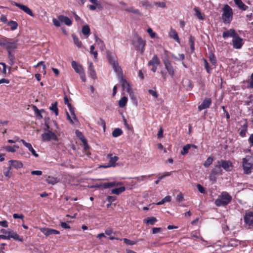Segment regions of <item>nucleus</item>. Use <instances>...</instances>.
<instances>
[{
  "label": "nucleus",
  "instance_id": "f8f14e48",
  "mask_svg": "<svg viewBox=\"0 0 253 253\" xmlns=\"http://www.w3.org/2000/svg\"><path fill=\"white\" fill-rule=\"evenodd\" d=\"M160 64V60L157 55H154L152 59L150 60L148 63V66H152L151 71L153 72H156L157 69V67Z\"/></svg>",
  "mask_w": 253,
  "mask_h": 253
},
{
  "label": "nucleus",
  "instance_id": "ea45409f",
  "mask_svg": "<svg viewBox=\"0 0 253 253\" xmlns=\"http://www.w3.org/2000/svg\"><path fill=\"white\" fill-rule=\"evenodd\" d=\"M123 134L122 130L120 128H115L112 132V135L114 137H118Z\"/></svg>",
  "mask_w": 253,
  "mask_h": 253
},
{
  "label": "nucleus",
  "instance_id": "6e6552de",
  "mask_svg": "<svg viewBox=\"0 0 253 253\" xmlns=\"http://www.w3.org/2000/svg\"><path fill=\"white\" fill-rule=\"evenodd\" d=\"M120 79V83L121 84L123 90H126L128 92L131 97V99H133V93L131 88L129 84L126 81V80L124 78L123 75L122 77H118Z\"/></svg>",
  "mask_w": 253,
  "mask_h": 253
},
{
  "label": "nucleus",
  "instance_id": "39448f33",
  "mask_svg": "<svg viewBox=\"0 0 253 253\" xmlns=\"http://www.w3.org/2000/svg\"><path fill=\"white\" fill-rule=\"evenodd\" d=\"M223 171L219 165L217 163L214 168L211 170L209 178L212 183H215L216 181L217 176L222 174Z\"/></svg>",
  "mask_w": 253,
  "mask_h": 253
},
{
  "label": "nucleus",
  "instance_id": "72a5a7b5",
  "mask_svg": "<svg viewBox=\"0 0 253 253\" xmlns=\"http://www.w3.org/2000/svg\"><path fill=\"white\" fill-rule=\"evenodd\" d=\"M126 190V188L124 186H122L119 188H114L112 190V193L119 195L121 193L124 192Z\"/></svg>",
  "mask_w": 253,
  "mask_h": 253
},
{
  "label": "nucleus",
  "instance_id": "dca6fc26",
  "mask_svg": "<svg viewBox=\"0 0 253 253\" xmlns=\"http://www.w3.org/2000/svg\"><path fill=\"white\" fill-rule=\"evenodd\" d=\"M14 5L19 7L20 9L24 11L25 13H26L27 14L29 15L31 17H35V15L33 13L32 10L30 9L28 6L16 2H14Z\"/></svg>",
  "mask_w": 253,
  "mask_h": 253
},
{
  "label": "nucleus",
  "instance_id": "412c9836",
  "mask_svg": "<svg viewBox=\"0 0 253 253\" xmlns=\"http://www.w3.org/2000/svg\"><path fill=\"white\" fill-rule=\"evenodd\" d=\"M238 34L236 33L235 30L233 29H230L228 30L223 32L222 37L224 39H226L229 37L234 38Z\"/></svg>",
  "mask_w": 253,
  "mask_h": 253
},
{
  "label": "nucleus",
  "instance_id": "e433bc0d",
  "mask_svg": "<svg viewBox=\"0 0 253 253\" xmlns=\"http://www.w3.org/2000/svg\"><path fill=\"white\" fill-rule=\"evenodd\" d=\"M124 10L127 12L132 13L136 14H140L139 10L137 9L134 8L133 7L131 6L128 8H125Z\"/></svg>",
  "mask_w": 253,
  "mask_h": 253
},
{
  "label": "nucleus",
  "instance_id": "423d86ee",
  "mask_svg": "<svg viewBox=\"0 0 253 253\" xmlns=\"http://www.w3.org/2000/svg\"><path fill=\"white\" fill-rule=\"evenodd\" d=\"M52 22L56 27H60L61 22L65 23L67 26H71L72 24V20L68 17L63 15H60L57 16V19L53 18Z\"/></svg>",
  "mask_w": 253,
  "mask_h": 253
},
{
  "label": "nucleus",
  "instance_id": "e2e57ef3",
  "mask_svg": "<svg viewBox=\"0 0 253 253\" xmlns=\"http://www.w3.org/2000/svg\"><path fill=\"white\" fill-rule=\"evenodd\" d=\"M116 200V198L115 196H108L107 198V201L109 203V205L114 201Z\"/></svg>",
  "mask_w": 253,
  "mask_h": 253
},
{
  "label": "nucleus",
  "instance_id": "774afa93",
  "mask_svg": "<svg viewBox=\"0 0 253 253\" xmlns=\"http://www.w3.org/2000/svg\"><path fill=\"white\" fill-rule=\"evenodd\" d=\"M250 147L253 146V133L251 134L248 139Z\"/></svg>",
  "mask_w": 253,
  "mask_h": 253
},
{
  "label": "nucleus",
  "instance_id": "69168bd1",
  "mask_svg": "<svg viewBox=\"0 0 253 253\" xmlns=\"http://www.w3.org/2000/svg\"><path fill=\"white\" fill-rule=\"evenodd\" d=\"M148 92L150 94L152 95L153 96H154L155 98H157L158 97V94L157 92L153 90L149 89L148 90Z\"/></svg>",
  "mask_w": 253,
  "mask_h": 253
},
{
  "label": "nucleus",
  "instance_id": "bf43d9fd",
  "mask_svg": "<svg viewBox=\"0 0 253 253\" xmlns=\"http://www.w3.org/2000/svg\"><path fill=\"white\" fill-rule=\"evenodd\" d=\"M176 199L178 202H182L184 200L183 195L182 193H179L176 196Z\"/></svg>",
  "mask_w": 253,
  "mask_h": 253
},
{
  "label": "nucleus",
  "instance_id": "c756f323",
  "mask_svg": "<svg viewBox=\"0 0 253 253\" xmlns=\"http://www.w3.org/2000/svg\"><path fill=\"white\" fill-rule=\"evenodd\" d=\"M169 36L171 38H173L177 42H180V40L177 33L175 30L173 29L172 28L170 29L169 32Z\"/></svg>",
  "mask_w": 253,
  "mask_h": 253
},
{
  "label": "nucleus",
  "instance_id": "4c0bfd02",
  "mask_svg": "<svg viewBox=\"0 0 253 253\" xmlns=\"http://www.w3.org/2000/svg\"><path fill=\"white\" fill-rule=\"evenodd\" d=\"M7 25L10 27L12 31L16 30L18 27V23L13 20H10L7 23Z\"/></svg>",
  "mask_w": 253,
  "mask_h": 253
},
{
  "label": "nucleus",
  "instance_id": "cd10ccee",
  "mask_svg": "<svg viewBox=\"0 0 253 253\" xmlns=\"http://www.w3.org/2000/svg\"><path fill=\"white\" fill-rule=\"evenodd\" d=\"M88 70L89 72V75L90 77L93 79L95 80L96 79V75L95 71L94 69L93 65L92 63H90L88 67Z\"/></svg>",
  "mask_w": 253,
  "mask_h": 253
},
{
  "label": "nucleus",
  "instance_id": "8fccbe9b",
  "mask_svg": "<svg viewBox=\"0 0 253 253\" xmlns=\"http://www.w3.org/2000/svg\"><path fill=\"white\" fill-rule=\"evenodd\" d=\"M151 175H152V174H149L148 175H142L140 176L136 177L134 178L137 182H140L141 181L146 180L147 177H150Z\"/></svg>",
  "mask_w": 253,
  "mask_h": 253
},
{
  "label": "nucleus",
  "instance_id": "f03ea898",
  "mask_svg": "<svg viewBox=\"0 0 253 253\" xmlns=\"http://www.w3.org/2000/svg\"><path fill=\"white\" fill-rule=\"evenodd\" d=\"M232 196L227 192L223 191L215 200L214 204L217 207H225L232 201Z\"/></svg>",
  "mask_w": 253,
  "mask_h": 253
},
{
  "label": "nucleus",
  "instance_id": "5fc2aeb1",
  "mask_svg": "<svg viewBox=\"0 0 253 253\" xmlns=\"http://www.w3.org/2000/svg\"><path fill=\"white\" fill-rule=\"evenodd\" d=\"M197 188L199 191L202 194H204L206 192L205 188L203 187L200 184H198L197 185Z\"/></svg>",
  "mask_w": 253,
  "mask_h": 253
},
{
  "label": "nucleus",
  "instance_id": "09e8293b",
  "mask_svg": "<svg viewBox=\"0 0 253 253\" xmlns=\"http://www.w3.org/2000/svg\"><path fill=\"white\" fill-rule=\"evenodd\" d=\"M209 58L211 63L212 65L215 66L216 63V58L214 54L213 53L210 54Z\"/></svg>",
  "mask_w": 253,
  "mask_h": 253
},
{
  "label": "nucleus",
  "instance_id": "338daca9",
  "mask_svg": "<svg viewBox=\"0 0 253 253\" xmlns=\"http://www.w3.org/2000/svg\"><path fill=\"white\" fill-rule=\"evenodd\" d=\"M162 231L161 228L160 227H153L152 228V233L153 234H157Z\"/></svg>",
  "mask_w": 253,
  "mask_h": 253
},
{
  "label": "nucleus",
  "instance_id": "58836bf2",
  "mask_svg": "<svg viewBox=\"0 0 253 253\" xmlns=\"http://www.w3.org/2000/svg\"><path fill=\"white\" fill-rule=\"evenodd\" d=\"M72 37L73 38L75 44H76L79 47H81L82 43L81 41L79 40L78 38L75 34H72Z\"/></svg>",
  "mask_w": 253,
  "mask_h": 253
},
{
  "label": "nucleus",
  "instance_id": "6e6d98bb",
  "mask_svg": "<svg viewBox=\"0 0 253 253\" xmlns=\"http://www.w3.org/2000/svg\"><path fill=\"white\" fill-rule=\"evenodd\" d=\"M147 31L152 38H154L156 37V33L154 32L151 28H148Z\"/></svg>",
  "mask_w": 253,
  "mask_h": 253
},
{
  "label": "nucleus",
  "instance_id": "9b49d317",
  "mask_svg": "<svg viewBox=\"0 0 253 253\" xmlns=\"http://www.w3.org/2000/svg\"><path fill=\"white\" fill-rule=\"evenodd\" d=\"M163 63L169 75L173 78L175 74V69L171 62L168 59H165L163 60Z\"/></svg>",
  "mask_w": 253,
  "mask_h": 253
},
{
  "label": "nucleus",
  "instance_id": "4d7b16f0",
  "mask_svg": "<svg viewBox=\"0 0 253 253\" xmlns=\"http://www.w3.org/2000/svg\"><path fill=\"white\" fill-rule=\"evenodd\" d=\"M40 65L42 66L43 71L42 72H43V74H45L46 73V71H45V65L44 64V62L43 61H41V62H39L35 67H37L39 66Z\"/></svg>",
  "mask_w": 253,
  "mask_h": 253
},
{
  "label": "nucleus",
  "instance_id": "0e129e2a",
  "mask_svg": "<svg viewBox=\"0 0 253 253\" xmlns=\"http://www.w3.org/2000/svg\"><path fill=\"white\" fill-rule=\"evenodd\" d=\"M77 133L81 134V137L79 138L80 139V140L82 141V142L83 143L85 144L87 140L85 138V137L84 136V135L83 134V133L79 130H77Z\"/></svg>",
  "mask_w": 253,
  "mask_h": 253
},
{
  "label": "nucleus",
  "instance_id": "052dcab7",
  "mask_svg": "<svg viewBox=\"0 0 253 253\" xmlns=\"http://www.w3.org/2000/svg\"><path fill=\"white\" fill-rule=\"evenodd\" d=\"M33 108L37 116L42 118V116L41 114V111H40L36 106H34Z\"/></svg>",
  "mask_w": 253,
  "mask_h": 253
},
{
  "label": "nucleus",
  "instance_id": "37998d69",
  "mask_svg": "<svg viewBox=\"0 0 253 253\" xmlns=\"http://www.w3.org/2000/svg\"><path fill=\"white\" fill-rule=\"evenodd\" d=\"M213 161V158L211 157H209L208 158V159L206 160V161L204 163V166L205 168H208L210 167V165H211L212 163V162Z\"/></svg>",
  "mask_w": 253,
  "mask_h": 253
},
{
  "label": "nucleus",
  "instance_id": "ddd939ff",
  "mask_svg": "<svg viewBox=\"0 0 253 253\" xmlns=\"http://www.w3.org/2000/svg\"><path fill=\"white\" fill-rule=\"evenodd\" d=\"M233 46L235 49H240L242 48L244 41L238 34H237L232 39Z\"/></svg>",
  "mask_w": 253,
  "mask_h": 253
},
{
  "label": "nucleus",
  "instance_id": "4be33fe9",
  "mask_svg": "<svg viewBox=\"0 0 253 253\" xmlns=\"http://www.w3.org/2000/svg\"><path fill=\"white\" fill-rule=\"evenodd\" d=\"M20 141L22 143V144L27 147L29 151H30L32 154L35 157H38L39 155L36 153V151L33 149L32 147V145L28 142H26L24 140L21 139Z\"/></svg>",
  "mask_w": 253,
  "mask_h": 253
},
{
  "label": "nucleus",
  "instance_id": "5701e85b",
  "mask_svg": "<svg viewBox=\"0 0 253 253\" xmlns=\"http://www.w3.org/2000/svg\"><path fill=\"white\" fill-rule=\"evenodd\" d=\"M71 65L72 68L77 73L82 74L83 72L84 71L83 66L80 64H78L76 61H73L71 62Z\"/></svg>",
  "mask_w": 253,
  "mask_h": 253
},
{
  "label": "nucleus",
  "instance_id": "49530a36",
  "mask_svg": "<svg viewBox=\"0 0 253 253\" xmlns=\"http://www.w3.org/2000/svg\"><path fill=\"white\" fill-rule=\"evenodd\" d=\"M190 149V144H186L183 147L182 151H181V154L184 155L188 153L189 149Z\"/></svg>",
  "mask_w": 253,
  "mask_h": 253
},
{
  "label": "nucleus",
  "instance_id": "c03bdc74",
  "mask_svg": "<svg viewBox=\"0 0 253 253\" xmlns=\"http://www.w3.org/2000/svg\"><path fill=\"white\" fill-rule=\"evenodd\" d=\"M171 198L170 196H167L164 198H163L161 201L158 202L156 205H161L164 204L166 202H169L171 201Z\"/></svg>",
  "mask_w": 253,
  "mask_h": 253
},
{
  "label": "nucleus",
  "instance_id": "13d9d810",
  "mask_svg": "<svg viewBox=\"0 0 253 253\" xmlns=\"http://www.w3.org/2000/svg\"><path fill=\"white\" fill-rule=\"evenodd\" d=\"M172 57L173 59L177 60H183L185 59V55L183 53L179 54V58H177L173 55H172Z\"/></svg>",
  "mask_w": 253,
  "mask_h": 253
},
{
  "label": "nucleus",
  "instance_id": "c9c22d12",
  "mask_svg": "<svg viewBox=\"0 0 253 253\" xmlns=\"http://www.w3.org/2000/svg\"><path fill=\"white\" fill-rule=\"evenodd\" d=\"M127 98L126 96L122 97L119 101V106L121 108L124 107L127 103Z\"/></svg>",
  "mask_w": 253,
  "mask_h": 253
},
{
  "label": "nucleus",
  "instance_id": "bb28decb",
  "mask_svg": "<svg viewBox=\"0 0 253 253\" xmlns=\"http://www.w3.org/2000/svg\"><path fill=\"white\" fill-rule=\"evenodd\" d=\"M195 38L192 35H190L189 37L188 42L190 45L191 53H193L195 50Z\"/></svg>",
  "mask_w": 253,
  "mask_h": 253
},
{
  "label": "nucleus",
  "instance_id": "c85d7f7f",
  "mask_svg": "<svg viewBox=\"0 0 253 253\" xmlns=\"http://www.w3.org/2000/svg\"><path fill=\"white\" fill-rule=\"evenodd\" d=\"M158 221L156 217L152 216L149 217L146 219L144 220V222L147 225H153L155 224L156 222Z\"/></svg>",
  "mask_w": 253,
  "mask_h": 253
},
{
  "label": "nucleus",
  "instance_id": "4468645a",
  "mask_svg": "<svg viewBox=\"0 0 253 253\" xmlns=\"http://www.w3.org/2000/svg\"><path fill=\"white\" fill-rule=\"evenodd\" d=\"M217 163L219 165L221 168H223L226 171H231L233 167L232 163L230 161L221 160L217 161Z\"/></svg>",
  "mask_w": 253,
  "mask_h": 253
},
{
  "label": "nucleus",
  "instance_id": "79ce46f5",
  "mask_svg": "<svg viewBox=\"0 0 253 253\" xmlns=\"http://www.w3.org/2000/svg\"><path fill=\"white\" fill-rule=\"evenodd\" d=\"M7 53L8 58L9 60V64L12 65L15 63V58L14 55L12 53V52H8Z\"/></svg>",
  "mask_w": 253,
  "mask_h": 253
},
{
  "label": "nucleus",
  "instance_id": "a878e982",
  "mask_svg": "<svg viewBox=\"0 0 253 253\" xmlns=\"http://www.w3.org/2000/svg\"><path fill=\"white\" fill-rule=\"evenodd\" d=\"M248 129V123L245 121L242 125H241V128L240 129L239 134L240 136L244 137L246 136V132Z\"/></svg>",
  "mask_w": 253,
  "mask_h": 253
},
{
  "label": "nucleus",
  "instance_id": "473e14b6",
  "mask_svg": "<svg viewBox=\"0 0 253 253\" xmlns=\"http://www.w3.org/2000/svg\"><path fill=\"white\" fill-rule=\"evenodd\" d=\"M57 102H55L51 104V106L49 107V109L52 111L56 116L58 115V108L57 107Z\"/></svg>",
  "mask_w": 253,
  "mask_h": 253
},
{
  "label": "nucleus",
  "instance_id": "7ed1b4c3",
  "mask_svg": "<svg viewBox=\"0 0 253 253\" xmlns=\"http://www.w3.org/2000/svg\"><path fill=\"white\" fill-rule=\"evenodd\" d=\"M223 13L222 14V20L225 24H230L233 19V10L231 7L226 4L223 7Z\"/></svg>",
  "mask_w": 253,
  "mask_h": 253
},
{
  "label": "nucleus",
  "instance_id": "a19ab883",
  "mask_svg": "<svg viewBox=\"0 0 253 253\" xmlns=\"http://www.w3.org/2000/svg\"><path fill=\"white\" fill-rule=\"evenodd\" d=\"M45 181L48 184H50L52 185L55 184L58 181L56 178L51 177L50 176H48V177L46 179Z\"/></svg>",
  "mask_w": 253,
  "mask_h": 253
},
{
  "label": "nucleus",
  "instance_id": "1a4fd4ad",
  "mask_svg": "<svg viewBox=\"0 0 253 253\" xmlns=\"http://www.w3.org/2000/svg\"><path fill=\"white\" fill-rule=\"evenodd\" d=\"M133 44L136 50H139L141 53H143L145 49L146 41L143 40L140 37H138L137 40L133 42Z\"/></svg>",
  "mask_w": 253,
  "mask_h": 253
},
{
  "label": "nucleus",
  "instance_id": "7c9ffc66",
  "mask_svg": "<svg viewBox=\"0 0 253 253\" xmlns=\"http://www.w3.org/2000/svg\"><path fill=\"white\" fill-rule=\"evenodd\" d=\"M234 1L240 9L246 10L248 8V6L245 4L242 0H234Z\"/></svg>",
  "mask_w": 253,
  "mask_h": 253
},
{
  "label": "nucleus",
  "instance_id": "2f4dec72",
  "mask_svg": "<svg viewBox=\"0 0 253 253\" xmlns=\"http://www.w3.org/2000/svg\"><path fill=\"white\" fill-rule=\"evenodd\" d=\"M18 148V147L16 146V145H14L13 147H12L11 146H2L1 148V150H4L8 152H12L14 153L16 151V150L14 149V148Z\"/></svg>",
  "mask_w": 253,
  "mask_h": 253
},
{
  "label": "nucleus",
  "instance_id": "a18cd8bd",
  "mask_svg": "<svg viewBox=\"0 0 253 253\" xmlns=\"http://www.w3.org/2000/svg\"><path fill=\"white\" fill-rule=\"evenodd\" d=\"M120 240H123L124 242L127 245L132 246L136 244V242L135 241H131L126 238L120 239Z\"/></svg>",
  "mask_w": 253,
  "mask_h": 253
},
{
  "label": "nucleus",
  "instance_id": "3c124183",
  "mask_svg": "<svg viewBox=\"0 0 253 253\" xmlns=\"http://www.w3.org/2000/svg\"><path fill=\"white\" fill-rule=\"evenodd\" d=\"M229 243L231 246L236 247L240 244V242L238 240L232 239L229 241Z\"/></svg>",
  "mask_w": 253,
  "mask_h": 253
},
{
  "label": "nucleus",
  "instance_id": "f3484780",
  "mask_svg": "<svg viewBox=\"0 0 253 253\" xmlns=\"http://www.w3.org/2000/svg\"><path fill=\"white\" fill-rule=\"evenodd\" d=\"M212 103L211 98H206L204 99L201 104L198 106V110L201 111L204 109L209 108Z\"/></svg>",
  "mask_w": 253,
  "mask_h": 253
},
{
  "label": "nucleus",
  "instance_id": "f257e3e1",
  "mask_svg": "<svg viewBox=\"0 0 253 253\" xmlns=\"http://www.w3.org/2000/svg\"><path fill=\"white\" fill-rule=\"evenodd\" d=\"M106 56L109 64L113 67L114 71L117 74L118 77H122L123 75V71L121 67L119 65L117 57L113 55L112 52L110 51L106 52Z\"/></svg>",
  "mask_w": 253,
  "mask_h": 253
},
{
  "label": "nucleus",
  "instance_id": "20e7f679",
  "mask_svg": "<svg viewBox=\"0 0 253 253\" xmlns=\"http://www.w3.org/2000/svg\"><path fill=\"white\" fill-rule=\"evenodd\" d=\"M242 167L245 174H249L251 173L252 169L253 168V158L252 156L247 155L243 159Z\"/></svg>",
  "mask_w": 253,
  "mask_h": 253
},
{
  "label": "nucleus",
  "instance_id": "f704fd0d",
  "mask_svg": "<svg viewBox=\"0 0 253 253\" xmlns=\"http://www.w3.org/2000/svg\"><path fill=\"white\" fill-rule=\"evenodd\" d=\"M82 32L84 36H86L87 37H88L90 32L89 27L87 25L83 26L82 27Z\"/></svg>",
  "mask_w": 253,
  "mask_h": 253
},
{
  "label": "nucleus",
  "instance_id": "aec40b11",
  "mask_svg": "<svg viewBox=\"0 0 253 253\" xmlns=\"http://www.w3.org/2000/svg\"><path fill=\"white\" fill-rule=\"evenodd\" d=\"M107 158L109 159V164L107 167H115L116 162L119 160V157L116 156H113L112 154H108L107 155Z\"/></svg>",
  "mask_w": 253,
  "mask_h": 253
},
{
  "label": "nucleus",
  "instance_id": "b1692460",
  "mask_svg": "<svg viewBox=\"0 0 253 253\" xmlns=\"http://www.w3.org/2000/svg\"><path fill=\"white\" fill-rule=\"evenodd\" d=\"M9 240L10 238H13L15 240L19 241L20 242H23V238L22 237H20L15 232H14L12 230H10L8 232Z\"/></svg>",
  "mask_w": 253,
  "mask_h": 253
},
{
  "label": "nucleus",
  "instance_id": "2eb2a0df",
  "mask_svg": "<svg viewBox=\"0 0 253 253\" xmlns=\"http://www.w3.org/2000/svg\"><path fill=\"white\" fill-rule=\"evenodd\" d=\"M41 232L45 236H49L53 234H59L60 231L52 228L42 227L40 228Z\"/></svg>",
  "mask_w": 253,
  "mask_h": 253
},
{
  "label": "nucleus",
  "instance_id": "393cba45",
  "mask_svg": "<svg viewBox=\"0 0 253 253\" xmlns=\"http://www.w3.org/2000/svg\"><path fill=\"white\" fill-rule=\"evenodd\" d=\"M8 163H11V166L15 169L22 168L23 166L22 163L20 161L11 160L8 161Z\"/></svg>",
  "mask_w": 253,
  "mask_h": 253
},
{
  "label": "nucleus",
  "instance_id": "a211bd4d",
  "mask_svg": "<svg viewBox=\"0 0 253 253\" xmlns=\"http://www.w3.org/2000/svg\"><path fill=\"white\" fill-rule=\"evenodd\" d=\"M118 183L115 182H106L101 184H96L94 187L98 188L107 189L118 185Z\"/></svg>",
  "mask_w": 253,
  "mask_h": 253
},
{
  "label": "nucleus",
  "instance_id": "603ef678",
  "mask_svg": "<svg viewBox=\"0 0 253 253\" xmlns=\"http://www.w3.org/2000/svg\"><path fill=\"white\" fill-rule=\"evenodd\" d=\"M97 124L99 126H101L103 127L104 130H105L106 129V123L105 121L102 119L100 118L97 122Z\"/></svg>",
  "mask_w": 253,
  "mask_h": 253
},
{
  "label": "nucleus",
  "instance_id": "9d476101",
  "mask_svg": "<svg viewBox=\"0 0 253 253\" xmlns=\"http://www.w3.org/2000/svg\"><path fill=\"white\" fill-rule=\"evenodd\" d=\"M42 139L44 142L50 141L51 140L54 141L58 140L57 135L54 132L50 130H48L47 132L42 133Z\"/></svg>",
  "mask_w": 253,
  "mask_h": 253
},
{
  "label": "nucleus",
  "instance_id": "680f3d73",
  "mask_svg": "<svg viewBox=\"0 0 253 253\" xmlns=\"http://www.w3.org/2000/svg\"><path fill=\"white\" fill-rule=\"evenodd\" d=\"M60 225L64 229H70L71 228L70 226L66 222H60Z\"/></svg>",
  "mask_w": 253,
  "mask_h": 253
},
{
  "label": "nucleus",
  "instance_id": "864d4df0",
  "mask_svg": "<svg viewBox=\"0 0 253 253\" xmlns=\"http://www.w3.org/2000/svg\"><path fill=\"white\" fill-rule=\"evenodd\" d=\"M204 67L206 69L207 72L208 73H210L211 71V68L210 67L209 64L207 61V60L205 59H204Z\"/></svg>",
  "mask_w": 253,
  "mask_h": 253
},
{
  "label": "nucleus",
  "instance_id": "0eeeda50",
  "mask_svg": "<svg viewBox=\"0 0 253 253\" xmlns=\"http://www.w3.org/2000/svg\"><path fill=\"white\" fill-rule=\"evenodd\" d=\"M18 39H8L6 40L4 47L7 52H12L18 47Z\"/></svg>",
  "mask_w": 253,
  "mask_h": 253
},
{
  "label": "nucleus",
  "instance_id": "de8ad7c7",
  "mask_svg": "<svg viewBox=\"0 0 253 253\" xmlns=\"http://www.w3.org/2000/svg\"><path fill=\"white\" fill-rule=\"evenodd\" d=\"M194 10L195 11V15L198 19L200 20L204 19V17L202 15L201 11L197 7L194 8Z\"/></svg>",
  "mask_w": 253,
  "mask_h": 253
},
{
  "label": "nucleus",
  "instance_id": "6ab92c4d",
  "mask_svg": "<svg viewBox=\"0 0 253 253\" xmlns=\"http://www.w3.org/2000/svg\"><path fill=\"white\" fill-rule=\"evenodd\" d=\"M245 223L249 226L253 225V212L246 213L244 217Z\"/></svg>",
  "mask_w": 253,
  "mask_h": 253
}]
</instances>
